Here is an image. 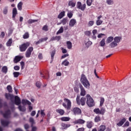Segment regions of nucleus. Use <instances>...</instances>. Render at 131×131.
<instances>
[{"instance_id": "f257e3e1", "label": "nucleus", "mask_w": 131, "mask_h": 131, "mask_svg": "<svg viewBox=\"0 0 131 131\" xmlns=\"http://www.w3.org/2000/svg\"><path fill=\"white\" fill-rule=\"evenodd\" d=\"M80 81L85 89H90L91 87V84L90 83L89 80H88V78H86V76H85V75L84 74L81 75Z\"/></svg>"}, {"instance_id": "f03ea898", "label": "nucleus", "mask_w": 131, "mask_h": 131, "mask_svg": "<svg viewBox=\"0 0 131 131\" xmlns=\"http://www.w3.org/2000/svg\"><path fill=\"white\" fill-rule=\"evenodd\" d=\"M86 104L89 107H94L95 106V102H94V99L91 97V95L88 94L86 95Z\"/></svg>"}, {"instance_id": "7ed1b4c3", "label": "nucleus", "mask_w": 131, "mask_h": 131, "mask_svg": "<svg viewBox=\"0 0 131 131\" xmlns=\"http://www.w3.org/2000/svg\"><path fill=\"white\" fill-rule=\"evenodd\" d=\"M86 101V98L84 97H82L80 99V96L77 95V98H76V102L77 105H81L82 106H84L85 105V102Z\"/></svg>"}, {"instance_id": "20e7f679", "label": "nucleus", "mask_w": 131, "mask_h": 131, "mask_svg": "<svg viewBox=\"0 0 131 131\" xmlns=\"http://www.w3.org/2000/svg\"><path fill=\"white\" fill-rule=\"evenodd\" d=\"M64 102H66V103H62V106L67 110H71V101L70 100L64 98Z\"/></svg>"}, {"instance_id": "39448f33", "label": "nucleus", "mask_w": 131, "mask_h": 131, "mask_svg": "<svg viewBox=\"0 0 131 131\" xmlns=\"http://www.w3.org/2000/svg\"><path fill=\"white\" fill-rule=\"evenodd\" d=\"M30 46V43L27 42L26 43H23L19 46V50L20 52H25L27 50V48Z\"/></svg>"}, {"instance_id": "423d86ee", "label": "nucleus", "mask_w": 131, "mask_h": 131, "mask_svg": "<svg viewBox=\"0 0 131 131\" xmlns=\"http://www.w3.org/2000/svg\"><path fill=\"white\" fill-rule=\"evenodd\" d=\"M86 7V4H84L83 5L81 4V2H78L77 3V8L79 9V10H81V11H84L85 10V8Z\"/></svg>"}, {"instance_id": "0eeeda50", "label": "nucleus", "mask_w": 131, "mask_h": 131, "mask_svg": "<svg viewBox=\"0 0 131 131\" xmlns=\"http://www.w3.org/2000/svg\"><path fill=\"white\" fill-rule=\"evenodd\" d=\"M32 51H33V47H30L28 49L26 53V58L30 57V56H31V53H32Z\"/></svg>"}, {"instance_id": "6e6552de", "label": "nucleus", "mask_w": 131, "mask_h": 131, "mask_svg": "<svg viewBox=\"0 0 131 131\" xmlns=\"http://www.w3.org/2000/svg\"><path fill=\"white\" fill-rule=\"evenodd\" d=\"M72 111L73 112L75 115H76V114L78 115L81 114V110L78 107H74Z\"/></svg>"}, {"instance_id": "1a4fd4ad", "label": "nucleus", "mask_w": 131, "mask_h": 131, "mask_svg": "<svg viewBox=\"0 0 131 131\" xmlns=\"http://www.w3.org/2000/svg\"><path fill=\"white\" fill-rule=\"evenodd\" d=\"M14 103L15 105H19L21 104V99L18 96H15L14 97Z\"/></svg>"}, {"instance_id": "9d476101", "label": "nucleus", "mask_w": 131, "mask_h": 131, "mask_svg": "<svg viewBox=\"0 0 131 131\" xmlns=\"http://www.w3.org/2000/svg\"><path fill=\"white\" fill-rule=\"evenodd\" d=\"M79 86L81 91L80 95L83 96H85V93H86V92L85 91L84 88H83V86H82L81 84H79Z\"/></svg>"}, {"instance_id": "9b49d317", "label": "nucleus", "mask_w": 131, "mask_h": 131, "mask_svg": "<svg viewBox=\"0 0 131 131\" xmlns=\"http://www.w3.org/2000/svg\"><path fill=\"white\" fill-rule=\"evenodd\" d=\"M5 98L7 100H11V102H13L12 100L14 99V95L10 93H5Z\"/></svg>"}, {"instance_id": "f8f14e48", "label": "nucleus", "mask_w": 131, "mask_h": 131, "mask_svg": "<svg viewBox=\"0 0 131 131\" xmlns=\"http://www.w3.org/2000/svg\"><path fill=\"white\" fill-rule=\"evenodd\" d=\"M22 59H23V56H16L14 58L13 62L15 63H17L18 62H20Z\"/></svg>"}, {"instance_id": "ddd939ff", "label": "nucleus", "mask_w": 131, "mask_h": 131, "mask_svg": "<svg viewBox=\"0 0 131 131\" xmlns=\"http://www.w3.org/2000/svg\"><path fill=\"white\" fill-rule=\"evenodd\" d=\"M18 14L17 11V8H14L12 10V19L13 20H15L16 19V15Z\"/></svg>"}, {"instance_id": "4468645a", "label": "nucleus", "mask_w": 131, "mask_h": 131, "mask_svg": "<svg viewBox=\"0 0 131 131\" xmlns=\"http://www.w3.org/2000/svg\"><path fill=\"white\" fill-rule=\"evenodd\" d=\"M75 24H76V19L73 18L70 20L69 26L70 27H74Z\"/></svg>"}, {"instance_id": "2eb2a0df", "label": "nucleus", "mask_w": 131, "mask_h": 131, "mask_svg": "<svg viewBox=\"0 0 131 131\" xmlns=\"http://www.w3.org/2000/svg\"><path fill=\"white\" fill-rule=\"evenodd\" d=\"M11 115V110H8L5 112V113L3 114L4 118H9V116Z\"/></svg>"}, {"instance_id": "dca6fc26", "label": "nucleus", "mask_w": 131, "mask_h": 131, "mask_svg": "<svg viewBox=\"0 0 131 131\" xmlns=\"http://www.w3.org/2000/svg\"><path fill=\"white\" fill-rule=\"evenodd\" d=\"M121 39H122V37L120 36H116L114 38V41H115L116 43H119Z\"/></svg>"}, {"instance_id": "f3484780", "label": "nucleus", "mask_w": 131, "mask_h": 131, "mask_svg": "<svg viewBox=\"0 0 131 131\" xmlns=\"http://www.w3.org/2000/svg\"><path fill=\"white\" fill-rule=\"evenodd\" d=\"M22 104L24 105V106H25V105H31V102L29 101L27 99H22Z\"/></svg>"}, {"instance_id": "a211bd4d", "label": "nucleus", "mask_w": 131, "mask_h": 131, "mask_svg": "<svg viewBox=\"0 0 131 131\" xmlns=\"http://www.w3.org/2000/svg\"><path fill=\"white\" fill-rule=\"evenodd\" d=\"M50 55L51 57V60L52 61H51V63H52V61L54 60V57H55V55H56V50H52L50 52Z\"/></svg>"}, {"instance_id": "6ab92c4d", "label": "nucleus", "mask_w": 131, "mask_h": 131, "mask_svg": "<svg viewBox=\"0 0 131 131\" xmlns=\"http://www.w3.org/2000/svg\"><path fill=\"white\" fill-rule=\"evenodd\" d=\"M126 121V119L125 118H123L119 123L117 124V125L118 126H122V125H123V124L124 122Z\"/></svg>"}, {"instance_id": "aec40b11", "label": "nucleus", "mask_w": 131, "mask_h": 131, "mask_svg": "<svg viewBox=\"0 0 131 131\" xmlns=\"http://www.w3.org/2000/svg\"><path fill=\"white\" fill-rule=\"evenodd\" d=\"M18 108L19 111H20L21 112H25V111H26V107H25V105H24V106L19 105L18 106Z\"/></svg>"}, {"instance_id": "412c9836", "label": "nucleus", "mask_w": 131, "mask_h": 131, "mask_svg": "<svg viewBox=\"0 0 131 131\" xmlns=\"http://www.w3.org/2000/svg\"><path fill=\"white\" fill-rule=\"evenodd\" d=\"M117 46H118V45L117 44V43H116V42L115 41H113L110 44V48H111L112 49H114V48H115L116 47H117Z\"/></svg>"}, {"instance_id": "4be33fe9", "label": "nucleus", "mask_w": 131, "mask_h": 131, "mask_svg": "<svg viewBox=\"0 0 131 131\" xmlns=\"http://www.w3.org/2000/svg\"><path fill=\"white\" fill-rule=\"evenodd\" d=\"M60 39H61V36H56L55 37H52L50 39V41H53V40H57L58 41H59V40H60Z\"/></svg>"}, {"instance_id": "5701e85b", "label": "nucleus", "mask_w": 131, "mask_h": 131, "mask_svg": "<svg viewBox=\"0 0 131 131\" xmlns=\"http://www.w3.org/2000/svg\"><path fill=\"white\" fill-rule=\"evenodd\" d=\"M1 124L3 126H8L10 124V122L7 121H1Z\"/></svg>"}, {"instance_id": "b1692460", "label": "nucleus", "mask_w": 131, "mask_h": 131, "mask_svg": "<svg viewBox=\"0 0 131 131\" xmlns=\"http://www.w3.org/2000/svg\"><path fill=\"white\" fill-rule=\"evenodd\" d=\"M85 122V121L81 119H79L75 121V123H78L79 124H83Z\"/></svg>"}, {"instance_id": "393cba45", "label": "nucleus", "mask_w": 131, "mask_h": 131, "mask_svg": "<svg viewBox=\"0 0 131 131\" xmlns=\"http://www.w3.org/2000/svg\"><path fill=\"white\" fill-rule=\"evenodd\" d=\"M67 46L69 50H71V49H72V43L71 42V41H67Z\"/></svg>"}, {"instance_id": "a878e982", "label": "nucleus", "mask_w": 131, "mask_h": 131, "mask_svg": "<svg viewBox=\"0 0 131 131\" xmlns=\"http://www.w3.org/2000/svg\"><path fill=\"white\" fill-rule=\"evenodd\" d=\"M56 112L57 113H59V114L61 116L64 115V113H65V111H64V110L62 109L56 110Z\"/></svg>"}, {"instance_id": "bb28decb", "label": "nucleus", "mask_w": 131, "mask_h": 131, "mask_svg": "<svg viewBox=\"0 0 131 131\" xmlns=\"http://www.w3.org/2000/svg\"><path fill=\"white\" fill-rule=\"evenodd\" d=\"M64 16H65V11H62L59 13L57 18L58 19H62V18H63V17H64Z\"/></svg>"}, {"instance_id": "cd10ccee", "label": "nucleus", "mask_w": 131, "mask_h": 131, "mask_svg": "<svg viewBox=\"0 0 131 131\" xmlns=\"http://www.w3.org/2000/svg\"><path fill=\"white\" fill-rule=\"evenodd\" d=\"M113 39H114V38L113 36H110L108 37L106 39V43H110L112 41H113Z\"/></svg>"}, {"instance_id": "c85d7f7f", "label": "nucleus", "mask_w": 131, "mask_h": 131, "mask_svg": "<svg viewBox=\"0 0 131 131\" xmlns=\"http://www.w3.org/2000/svg\"><path fill=\"white\" fill-rule=\"evenodd\" d=\"M106 129V126L104 125H100L98 128V131H105Z\"/></svg>"}, {"instance_id": "c756f323", "label": "nucleus", "mask_w": 131, "mask_h": 131, "mask_svg": "<svg viewBox=\"0 0 131 131\" xmlns=\"http://www.w3.org/2000/svg\"><path fill=\"white\" fill-rule=\"evenodd\" d=\"M12 43H13V40L12 39V38H10L7 42L6 46L7 47H11V46H12Z\"/></svg>"}, {"instance_id": "7c9ffc66", "label": "nucleus", "mask_w": 131, "mask_h": 131, "mask_svg": "<svg viewBox=\"0 0 131 131\" xmlns=\"http://www.w3.org/2000/svg\"><path fill=\"white\" fill-rule=\"evenodd\" d=\"M61 121H69L70 120V118L67 117H63L60 118Z\"/></svg>"}, {"instance_id": "2f4dec72", "label": "nucleus", "mask_w": 131, "mask_h": 131, "mask_svg": "<svg viewBox=\"0 0 131 131\" xmlns=\"http://www.w3.org/2000/svg\"><path fill=\"white\" fill-rule=\"evenodd\" d=\"M2 72H3V73H5V74H7V73L8 72V67L4 66L2 68Z\"/></svg>"}, {"instance_id": "473e14b6", "label": "nucleus", "mask_w": 131, "mask_h": 131, "mask_svg": "<svg viewBox=\"0 0 131 131\" xmlns=\"http://www.w3.org/2000/svg\"><path fill=\"white\" fill-rule=\"evenodd\" d=\"M23 5V3H22V2H20L18 5H17V9L18 10H19V11H21L22 10V5Z\"/></svg>"}, {"instance_id": "72a5a7b5", "label": "nucleus", "mask_w": 131, "mask_h": 131, "mask_svg": "<svg viewBox=\"0 0 131 131\" xmlns=\"http://www.w3.org/2000/svg\"><path fill=\"white\" fill-rule=\"evenodd\" d=\"M38 21V19H30L28 20V24H32V23H34V22H37Z\"/></svg>"}, {"instance_id": "f704fd0d", "label": "nucleus", "mask_w": 131, "mask_h": 131, "mask_svg": "<svg viewBox=\"0 0 131 131\" xmlns=\"http://www.w3.org/2000/svg\"><path fill=\"white\" fill-rule=\"evenodd\" d=\"M14 77L16 78L17 77H19V75H21V73H19L18 72H14L13 73Z\"/></svg>"}, {"instance_id": "c9c22d12", "label": "nucleus", "mask_w": 131, "mask_h": 131, "mask_svg": "<svg viewBox=\"0 0 131 131\" xmlns=\"http://www.w3.org/2000/svg\"><path fill=\"white\" fill-rule=\"evenodd\" d=\"M61 126L62 127V129H66V128H67V127H69L70 126V125L62 123Z\"/></svg>"}, {"instance_id": "e433bc0d", "label": "nucleus", "mask_w": 131, "mask_h": 131, "mask_svg": "<svg viewBox=\"0 0 131 131\" xmlns=\"http://www.w3.org/2000/svg\"><path fill=\"white\" fill-rule=\"evenodd\" d=\"M61 65H64V66H68V65H69V61H67V59H65L61 63Z\"/></svg>"}, {"instance_id": "4c0bfd02", "label": "nucleus", "mask_w": 131, "mask_h": 131, "mask_svg": "<svg viewBox=\"0 0 131 131\" xmlns=\"http://www.w3.org/2000/svg\"><path fill=\"white\" fill-rule=\"evenodd\" d=\"M106 112V110L104 107H101L100 110V113L101 115H104Z\"/></svg>"}, {"instance_id": "58836bf2", "label": "nucleus", "mask_w": 131, "mask_h": 131, "mask_svg": "<svg viewBox=\"0 0 131 131\" xmlns=\"http://www.w3.org/2000/svg\"><path fill=\"white\" fill-rule=\"evenodd\" d=\"M93 122H88L86 126L88 128H92L93 127Z\"/></svg>"}, {"instance_id": "ea45409f", "label": "nucleus", "mask_w": 131, "mask_h": 131, "mask_svg": "<svg viewBox=\"0 0 131 131\" xmlns=\"http://www.w3.org/2000/svg\"><path fill=\"white\" fill-rule=\"evenodd\" d=\"M64 31V29H63V27H61L59 30L57 32L56 34H60V33H63Z\"/></svg>"}, {"instance_id": "a19ab883", "label": "nucleus", "mask_w": 131, "mask_h": 131, "mask_svg": "<svg viewBox=\"0 0 131 131\" xmlns=\"http://www.w3.org/2000/svg\"><path fill=\"white\" fill-rule=\"evenodd\" d=\"M7 91L9 92V93H12L13 90L12 89V86L9 85L7 87Z\"/></svg>"}, {"instance_id": "79ce46f5", "label": "nucleus", "mask_w": 131, "mask_h": 131, "mask_svg": "<svg viewBox=\"0 0 131 131\" xmlns=\"http://www.w3.org/2000/svg\"><path fill=\"white\" fill-rule=\"evenodd\" d=\"M29 121L31 123V126H33V124H34V119L33 118H30Z\"/></svg>"}, {"instance_id": "37998d69", "label": "nucleus", "mask_w": 131, "mask_h": 131, "mask_svg": "<svg viewBox=\"0 0 131 131\" xmlns=\"http://www.w3.org/2000/svg\"><path fill=\"white\" fill-rule=\"evenodd\" d=\"M105 38H104L100 41V47H104L105 46Z\"/></svg>"}, {"instance_id": "c03bdc74", "label": "nucleus", "mask_w": 131, "mask_h": 131, "mask_svg": "<svg viewBox=\"0 0 131 131\" xmlns=\"http://www.w3.org/2000/svg\"><path fill=\"white\" fill-rule=\"evenodd\" d=\"M61 21L62 25H65L67 23V21H68V19H67V18H64Z\"/></svg>"}, {"instance_id": "a18cd8bd", "label": "nucleus", "mask_w": 131, "mask_h": 131, "mask_svg": "<svg viewBox=\"0 0 131 131\" xmlns=\"http://www.w3.org/2000/svg\"><path fill=\"white\" fill-rule=\"evenodd\" d=\"M101 120V117L100 116H98L95 117L94 119L95 122H99Z\"/></svg>"}, {"instance_id": "49530a36", "label": "nucleus", "mask_w": 131, "mask_h": 131, "mask_svg": "<svg viewBox=\"0 0 131 131\" xmlns=\"http://www.w3.org/2000/svg\"><path fill=\"white\" fill-rule=\"evenodd\" d=\"M29 38V33H28V32L25 33V34L23 35V38H24V39H26Z\"/></svg>"}, {"instance_id": "de8ad7c7", "label": "nucleus", "mask_w": 131, "mask_h": 131, "mask_svg": "<svg viewBox=\"0 0 131 131\" xmlns=\"http://www.w3.org/2000/svg\"><path fill=\"white\" fill-rule=\"evenodd\" d=\"M104 102H105V99L104 98L101 97L100 99V106L102 107L103 106V104H104Z\"/></svg>"}, {"instance_id": "09e8293b", "label": "nucleus", "mask_w": 131, "mask_h": 131, "mask_svg": "<svg viewBox=\"0 0 131 131\" xmlns=\"http://www.w3.org/2000/svg\"><path fill=\"white\" fill-rule=\"evenodd\" d=\"M92 3H93V0H87L86 1L87 6H88L89 7H91V6H92Z\"/></svg>"}, {"instance_id": "8fccbe9b", "label": "nucleus", "mask_w": 131, "mask_h": 131, "mask_svg": "<svg viewBox=\"0 0 131 131\" xmlns=\"http://www.w3.org/2000/svg\"><path fill=\"white\" fill-rule=\"evenodd\" d=\"M93 111L96 114H100L99 108H95Z\"/></svg>"}, {"instance_id": "3c124183", "label": "nucleus", "mask_w": 131, "mask_h": 131, "mask_svg": "<svg viewBox=\"0 0 131 131\" xmlns=\"http://www.w3.org/2000/svg\"><path fill=\"white\" fill-rule=\"evenodd\" d=\"M102 23H103L102 20H96V25H97V26L101 25V24H102Z\"/></svg>"}, {"instance_id": "603ef678", "label": "nucleus", "mask_w": 131, "mask_h": 131, "mask_svg": "<svg viewBox=\"0 0 131 131\" xmlns=\"http://www.w3.org/2000/svg\"><path fill=\"white\" fill-rule=\"evenodd\" d=\"M106 3L107 5H113V0H106Z\"/></svg>"}, {"instance_id": "864d4df0", "label": "nucleus", "mask_w": 131, "mask_h": 131, "mask_svg": "<svg viewBox=\"0 0 131 131\" xmlns=\"http://www.w3.org/2000/svg\"><path fill=\"white\" fill-rule=\"evenodd\" d=\"M67 16L70 19H71V18H72V16H73V13L72 12H69L67 14Z\"/></svg>"}, {"instance_id": "5fc2aeb1", "label": "nucleus", "mask_w": 131, "mask_h": 131, "mask_svg": "<svg viewBox=\"0 0 131 131\" xmlns=\"http://www.w3.org/2000/svg\"><path fill=\"white\" fill-rule=\"evenodd\" d=\"M36 86L37 88H40V86H41V83L40 81H37L36 82Z\"/></svg>"}, {"instance_id": "6e6d98bb", "label": "nucleus", "mask_w": 131, "mask_h": 131, "mask_svg": "<svg viewBox=\"0 0 131 131\" xmlns=\"http://www.w3.org/2000/svg\"><path fill=\"white\" fill-rule=\"evenodd\" d=\"M69 6H72V7H75V3L74 2H72V1L69 2Z\"/></svg>"}, {"instance_id": "4d7b16f0", "label": "nucleus", "mask_w": 131, "mask_h": 131, "mask_svg": "<svg viewBox=\"0 0 131 131\" xmlns=\"http://www.w3.org/2000/svg\"><path fill=\"white\" fill-rule=\"evenodd\" d=\"M94 24H95V21L93 20L90 21L88 23V26H93Z\"/></svg>"}, {"instance_id": "13d9d810", "label": "nucleus", "mask_w": 131, "mask_h": 131, "mask_svg": "<svg viewBox=\"0 0 131 131\" xmlns=\"http://www.w3.org/2000/svg\"><path fill=\"white\" fill-rule=\"evenodd\" d=\"M42 30H44V31H48L49 30V29H48V26L45 25L42 27Z\"/></svg>"}, {"instance_id": "bf43d9fd", "label": "nucleus", "mask_w": 131, "mask_h": 131, "mask_svg": "<svg viewBox=\"0 0 131 131\" xmlns=\"http://www.w3.org/2000/svg\"><path fill=\"white\" fill-rule=\"evenodd\" d=\"M48 37H45V38H42L40 39V41H41V42H43V41H47V40H48Z\"/></svg>"}, {"instance_id": "052dcab7", "label": "nucleus", "mask_w": 131, "mask_h": 131, "mask_svg": "<svg viewBox=\"0 0 131 131\" xmlns=\"http://www.w3.org/2000/svg\"><path fill=\"white\" fill-rule=\"evenodd\" d=\"M102 36H105V34H103V33L99 34L97 36V37L98 38H102Z\"/></svg>"}, {"instance_id": "680f3d73", "label": "nucleus", "mask_w": 131, "mask_h": 131, "mask_svg": "<svg viewBox=\"0 0 131 131\" xmlns=\"http://www.w3.org/2000/svg\"><path fill=\"white\" fill-rule=\"evenodd\" d=\"M29 127H30L29 124H25L24 125V128H25V129H26V130H27V129H28V128H29Z\"/></svg>"}, {"instance_id": "e2e57ef3", "label": "nucleus", "mask_w": 131, "mask_h": 131, "mask_svg": "<svg viewBox=\"0 0 131 131\" xmlns=\"http://www.w3.org/2000/svg\"><path fill=\"white\" fill-rule=\"evenodd\" d=\"M38 57V59H39L40 60H42V59L43 58L42 57V53H39Z\"/></svg>"}, {"instance_id": "0e129e2a", "label": "nucleus", "mask_w": 131, "mask_h": 131, "mask_svg": "<svg viewBox=\"0 0 131 131\" xmlns=\"http://www.w3.org/2000/svg\"><path fill=\"white\" fill-rule=\"evenodd\" d=\"M43 111H44L43 110H41L40 115L43 117H45V116H46V113H45V112Z\"/></svg>"}, {"instance_id": "69168bd1", "label": "nucleus", "mask_w": 131, "mask_h": 131, "mask_svg": "<svg viewBox=\"0 0 131 131\" xmlns=\"http://www.w3.org/2000/svg\"><path fill=\"white\" fill-rule=\"evenodd\" d=\"M69 54H64L61 56V59H65L66 57H69Z\"/></svg>"}, {"instance_id": "338daca9", "label": "nucleus", "mask_w": 131, "mask_h": 131, "mask_svg": "<svg viewBox=\"0 0 131 131\" xmlns=\"http://www.w3.org/2000/svg\"><path fill=\"white\" fill-rule=\"evenodd\" d=\"M61 51H62V54H66V53H67V50L63 48H61Z\"/></svg>"}, {"instance_id": "774afa93", "label": "nucleus", "mask_w": 131, "mask_h": 131, "mask_svg": "<svg viewBox=\"0 0 131 131\" xmlns=\"http://www.w3.org/2000/svg\"><path fill=\"white\" fill-rule=\"evenodd\" d=\"M31 127H32V131H36L37 130V127L35 126H33V125L31 126Z\"/></svg>"}]
</instances>
